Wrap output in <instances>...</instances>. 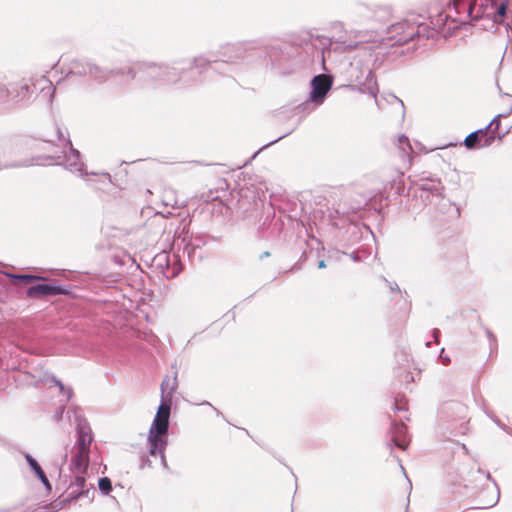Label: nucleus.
Instances as JSON below:
<instances>
[{"label": "nucleus", "instance_id": "f257e3e1", "mask_svg": "<svg viewBox=\"0 0 512 512\" xmlns=\"http://www.w3.org/2000/svg\"><path fill=\"white\" fill-rule=\"evenodd\" d=\"M314 36L307 33L295 36L291 41H280L258 46L257 57H265L271 70L279 76H287L306 69L316 62L324 63V51L312 43Z\"/></svg>", "mask_w": 512, "mask_h": 512}, {"label": "nucleus", "instance_id": "f03ea898", "mask_svg": "<svg viewBox=\"0 0 512 512\" xmlns=\"http://www.w3.org/2000/svg\"><path fill=\"white\" fill-rule=\"evenodd\" d=\"M419 17L407 18L387 27L388 38L394 41L392 45L401 46L421 39L447 38L459 29L456 19L444 10L436 9L435 14L430 12L429 23L419 21Z\"/></svg>", "mask_w": 512, "mask_h": 512}, {"label": "nucleus", "instance_id": "7ed1b4c3", "mask_svg": "<svg viewBox=\"0 0 512 512\" xmlns=\"http://www.w3.org/2000/svg\"><path fill=\"white\" fill-rule=\"evenodd\" d=\"M126 72L131 81H138L142 85L156 87L179 84L182 87L189 86L181 58L171 62H139L128 67Z\"/></svg>", "mask_w": 512, "mask_h": 512}, {"label": "nucleus", "instance_id": "20e7f679", "mask_svg": "<svg viewBox=\"0 0 512 512\" xmlns=\"http://www.w3.org/2000/svg\"><path fill=\"white\" fill-rule=\"evenodd\" d=\"M258 228V238L270 242L271 248L280 246L291 238L296 230L302 233L304 224L284 210L276 211L271 203L267 204L265 216Z\"/></svg>", "mask_w": 512, "mask_h": 512}, {"label": "nucleus", "instance_id": "39448f33", "mask_svg": "<svg viewBox=\"0 0 512 512\" xmlns=\"http://www.w3.org/2000/svg\"><path fill=\"white\" fill-rule=\"evenodd\" d=\"M333 83L334 82H333L332 76H330L328 74L320 73V74L314 75L310 79V83H309L310 91H309V95H308L307 99L305 101H303L302 103H299L298 105L294 106V108H293L294 114L297 115L299 113H302L303 115L300 116L295 121V125L292 129H290L289 131L280 135L276 139L270 141L269 143L263 145L258 151H256L253 154L252 159H254L262 150L266 149L267 147L277 143L281 139L290 135L300 125V123L302 122V119L306 115L310 114L317 107L321 106L325 102L330 90L332 89Z\"/></svg>", "mask_w": 512, "mask_h": 512}, {"label": "nucleus", "instance_id": "423d86ee", "mask_svg": "<svg viewBox=\"0 0 512 512\" xmlns=\"http://www.w3.org/2000/svg\"><path fill=\"white\" fill-rule=\"evenodd\" d=\"M258 46L254 42H238L220 46L214 52L220 75L232 73L239 63H250L257 57Z\"/></svg>", "mask_w": 512, "mask_h": 512}, {"label": "nucleus", "instance_id": "0eeeda50", "mask_svg": "<svg viewBox=\"0 0 512 512\" xmlns=\"http://www.w3.org/2000/svg\"><path fill=\"white\" fill-rule=\"evenodd\" d=\"M345 73L349 83L342 85V88L376 98L378 85L375 75L368 65L363 64L361 60H354L349 63Z\"/></svg>", "mask_w": 512, "mask_h": 512}, {"label": "nucleus", "instance_id": "6e6552de", "mask_svg": "<svg viewBox=\"0 0 512 512\" xmlns=\"http://www.w3.org/2000/svg\"><path fill=\"white\" fill-rule=\"evenodd\" d=\"M308 234L305 230V236L298 234L291 252L294 257L298 256L297 261L291 267V271H299L306 262L316 261L320 257V242L314 237L308 240Z\"/></svg>", "mask_w": 512, "mask_h": 512}, {"label": "nucleus", "instance_id": "1a4fd4ad", "mask_svg": "<svg viewBox=\"0 0 512 512\" xmlns=\"http://www.w3.org/2000/svg\"><path fill=\"white\" fill-rule=\"evenodd\" d=\"M18 142L11 139H0V171L4 169L29 167L31 165H39V160H53L51 155L32 157L22 161L12 160L11 156L16 154Z\"/></svg>", "mask_w": 512, "mask_h": 512}, {"label": "nucleus", "instance_id": "9d476101", "mask_svg": "<svg viewBox=\"0 0 512 512\" xmlns=\"http://www.w3.org/2000/svg\"><path fill=\"white\" fill-rule=\"evenodd\" d=\"M373 236L369 226L360 222H349L339 238L341 248L351 249L353 247L365 246L363 241Z\"/></svg>", "mask_w": 512, "mask_h": 512}, {"label": "nucleus", "instance_id": "9b49d317", "mask_svg": "<svg viewBox=\"0 0 512 512\" xmlns=\"http://www.w3.org/2000/svg\"><path fill=\"white\" fill-rule=\"evenodd\" d=\"M267 205L254 192H241L238 200V211L246 219L259 221L265 216Z\"/></svg>", "mask_w": 512, "mask_h": 512}, {"label": "nucleus", "instance_id": "f8f14e48", "mask_svg": "<svg viewBox=\"0 0 512 512\" xmlns=\"http://www.w3.org/2000/svg\"><path fill=\"white\" fill-rule=\"evenodd\" d=\"M214 55V52H210L205 55L196 56L192 59L181 58L187 80L189 82L191 81L192 78L189 76V74L192 73L193 69H197L199 75L202 73L220 74L216 57Z\"/></svg>", "mask_w": 512, "mask_h": 512}, {"label": "nucleus", "instance_id": "ddd939ff", "mask_svg": "<svg viewBox=\"0 0 512 512\" xmlns=\"http://www.w3.org/2000/svg\"><path fill=\"white\" fill-rule=\"evenodd\" d=\"M452 3L453 10L459 16H464L463 19L460 20L461 23L473 22L477 20H487L489 22L488 16H479L478 10L481 5L487 3L486 0H450ZM496 3H500L501 0H495Z\"/></svg>", "mask_w": 512, "mask_h": 512}, {"label": "nucleus", "instance_id": "4468645a", "mask_svg": "<svg viewBox=\"0 0 512 512\" xmlns=\"http://www.w3.org/2000/svg\"><path fill=\"white\" fill-rule=\"evenodd\" d=\"M7 87L12 108L14 106H27L31 102L36 89L33 82L25 79L9 83Z\"/></svg>", "mask_w": 512, "mask_h": 512}, {"label": "nucleus", "instance_id": "2eb2a0df", "mask_svg": "<svg viewBox=\"0 0 512 512\" xmlns=\"http://www.w3.org/2000/svg\"><path fill=\"white\" fill-rule=\"evenodd\" d=\"M422 183L414 188H409L407 195L419 197L423 204L426 205L430 201V196L441 197L444 189L441 180L438 177H428L421 179Z\"/></svg>", "mask_w": 512, "mask_h": 512}, {"label": "nucleus", "instance_id": "dca6fc26", "mask_svg": "<svg viewBox=\"0 0 512 512\" xmlns=\"http://www.w3.org/2000/svg\"><path fill=\"white\" fill-rule=\"evenodd\" d=\"M73 413L76 423V442L73 448L91 450V443L94 440L91 427L87 419L78 411V408L69 409L67 414Z\"/></svg>", "mask_w": 512, "mask_h": 512}, {"label": "nucleus", "instance_id": "f3484780", "mask_svg": "<svg viewBox=\"0 0 512 512\" xmlns=\"http://www.w3.org/2000/svg\"><path fill=\"white\" fill-rule=\"evenodd\" d=\"M168 430L169 427L152 424L150 425L147 435V445L149 455L158 456V453L165 451L168 446Z\"/></svg>", "mask_w": 512, "mask_h": 512}, {"label": "nucleus", "instance_id": "a211bd4d", "mask_svg": "<svg viewBox=\"0 0 512 512\" xmlns=\"http://www.w3.org/2000/svg\"><path fill=\"white\" fill-rule=\"evenodd\" d=\"M487 3L481 5L478 10L479 16H488L489 17V25L485 26L486 29L492 30L496 29V25L499 22H503V18L506 15V10H508V5L510 0H501L500 3H496L495 0H486Z\"/></svg>", "mask_w": 512, "mask_h": 512}, {"label": "nucleus", "instance_id": "6ab92c4d", "mask_svg": "<svg viewBox=\"0 0 512 512\" xmlns=\"http://www.w3.org/2000/svg\"><path fill=\"white\" fill-rule=\"evenodd\" d=\"M67 145L69 146V151L64 152L62 165L71 172H78L79 176H81L89 185H92V180L87 178L89 175L97 176L95 172H85L84 167L85 164L81 161V154L79 150L73 147L70 138L67 139Z\"/></svg>", "mask_w": 512, "mask_h": 512}, {"label": "nucleus", "instance_id": "aec40b11", "mask_svg": "<svg viewBox=\"0 0 512 512\" xmlns=\"http://www.w3.org/2000/svg\"><path fill=\"white\" fill-rule=\"evenodd\" d=\"M210 241H219V238L206 233L192 235L191 239L184 245L183 254L187 255L191 263L200 262L203 259L201 249Z\"/></svg>", "mask_w": 512, "mask_h": 512}, {"label": "nucleus", "instance_id": "412c9836", "mask_svg": "<svg viewBox=\"0 0 512 512\" xmlns=\"http://www.w3.org/2000/svg\"><path fill=\"white\" fill-rule=\"evenodd\" d=\"M389 439L387 440V447L393 450V447H398L402 450H406L409 445V437L407 426L396 420L391 422V426L388 430Z\"/></svg>", "mask_w": 512, "mask_h": 512}, {"label": "nucleus", "instance_id": "4be33fe9", "mask_svg": "<svg viewBox=\"0 0 512 512\" xmlns=\"http://www.w3.org/2000/svg\"><path fill=\"white\" fill-rule=\"evenodd\" d=\"M91 450L73 448L69 469L73 474H87Z\"/></svg>", "mask_w": 512, "mask_h": 512}, {"label": "nucleus", "instance_id": "5701e85b", "mask_svg": "<svg viewBox=\"0 0 512 512\" xmlns=\"http://www.w3.org/2000/svg\"><path fill=\"white\" fill-rule=\"evenodd\" d=\"M164 383L161 384L162 397L160 400V404L157 408L156 414L152 420V424L162 425L169 427L170 423V414H171V404H172V395L171 393L167 396H164Z\"/></svg>", "mask_w": 512, "mask_h": 512}, {"label": "nucleus", "instance_id": "b1692460", "mask_svg": "<svg viewBox=\"0 0 512 512\" xmlns=\"http://www.w3.org/2000/svg\"><path fill=\"white\" fill-rule=\"evenodd\" d=\"M127 68L128 67L109 70L90 62L89 76L98 82H104L110 76H127Z\"/></svg>", "mask_w": 512, "mask_h": 512}, {"label": "nucleus", "instance_id": "393cba45", "mask_svg": "<svg viewBox=\"0 0 512 512\" xmlns=\"http://www.w3.org/2000/svg\"><path fill=\"white\" fill-rule=\"evenodd\" d=\"M90 61L87 60H73L70 63V67L66 72L65 78L60 79L57 85H61L65 81H71L73 77H83L89 75Z\"/></svg>", "mask_w": 512, "mask_h": 512}, {"label": "nucleus", "instance_id": "a878e982", "mask_svg": "<svg viewBox=\"0 0 512 512\" xmlns=\"http://www.w3.org/2000/svg\"><path fill=\"white\" fill-rule=\"evenodd\" d=\"M40 381L49 382V386L51 387L52 384L57 386L59 388V392L62 395L66 396V400L69 401L73 397V389L70 386H65L63 382L58 379L54 374L46 373L44 378L38 379L34 383H31L34 387H38Z\"/></svg>", "mask_w": 512, "mask_h": 512}, {"label": "nucleus", "instance_id": "bb28decb", "mask_svg": "<svg viewBox=\"0 0 512 512\" xmlns=\"http://www.w3.org/2000/svg\"><path fill=\"white\" fill-rule=\"evenodd\" d=\"M153 265L156 266L157 268L161 269L163 274L167 278L176 277L179 274V272H180L179 269L173 268L172 271H171V274H168L169 270H170V255L167 252H164V251L159 253V254H157L154 257Z\"/></svg>", "mask_w": 512, "mask_h": 512}, {"label": "nucleus", "instance_id": "cd10ccee", "mask_svg": "<svg viewBox=\"0 0 512 512\" xmlns=\"http://www.w3.org/2000/svg\"><path fill=\"white\" fill-rule=\"evenodd\" d=\"M368 203V199L365 197H361L360 200L355 201L351 205H347L346 203H338L334 207V213L336 216H348L350 213H356L360 211L364 206Z\"/></svg>", "mask_w": 512, "mask_h": 512}, {"label": "nucleus", "instance_id": "c85d7f7f", "mask_svg": "<svg viewBox=\"0 0 512 512\" xmlns=\"http://www.w3.org/2000/svg\"><path fill=\"white\" fill-rule=\"evenodd\" d=\"M0 275L6 276L12 283L31 284L38 281L46 280V277L35 274H15L8 271L0 270Z\"/></svg>", "mask_w": 512, "mask_h": 512}, {"label": "nucleus", "instance_id": "c756f323", "mask_svg": "<svg viewBox=\"0 0 512 512\" xmlns=\"http://www.w3.org/2000/svg\"><path fill=\"white\" fill-rule=\"evenodd\" d=\"M483 130H475L469 133L465 139L460 143L464 145L468 150H477L484 147H489L490 145H484V138L481 136Z\"/></svg>", "mask_w": 512, "mask_h": 512}, {"label": "nucleus", "instance_id": "7c9ffc66", "mask_svg": "<svg viewBox=\"0 0 512 512\" xmlns=\"http://www.w3.org/2000/svg\"><path fill=\"white\" fill-rule=\"evenodd\" d=\"M476 485H472V480L464 479L463 482H453L451 492L460 497H468L476 492Z\"/></svg>", "mask_w": 512, "mask_h": 512}, {"label": "nucleus", "instance_id": "2f4dec72", "mask_svg": "<svg viewBox=\"0 0 512 512\" xmlns=\"http://www.w3.org/2000/svg\"><path fill=\"white\" fill-rule=\"evenodd\" d=\"M343 249L344 250L341 252L344 255L349 256L350 259L355 263L362 262L370 256V251L364 246L353 247L351 249Z\"/></svg>", "mask_w": 512, "mask_h": 512}, {"label": "nucleus", "instance_id": "473e14b6", "mask_svg": "<svg viewBox=\"0 0 512 512\" xmlns=\"http://www.w3.org/2000/svg\"><path fill=\"white\" fill-rule=\"evenodd\" d=\"M95 496V487L93 484H90L89 488H78L75 491H72L71 493L67 494L66 496V502H74L77 501L83 497L90 498V501L94 500Z\"/></svg>", "mask_w": 512, "mask_h": 512}, {"label": "nucleus", "instance_id": "72a5a7b5", "mask_svg": "<svg viewBox=\"0 0 512 512\" xmlns=\"http://www.w3.org/2000/svg\"><path fill=\"white\" fill-rule=\"evenodd\" d=\"M475 473L477 474H484L486 479L487 480H490L493 482V485H494V488H495V492L494 494L492 495V497L485 502V508H491V507H494L498 502H499V499H500V489H499V486L498 484L496 483V481L492 478L490 472L488 471H484L482 468H478Z\"/></svg>", "mask_w": 512, "mask_h": 512}, {"label": "nucleus", "instance_id": "f704fd0d", "mask_svg": "<svg viewBox=\"0 0 512 512\" xmlns=\"http://www.w3.org/2000/svg\"><path fill=\"white\" fill-rule=\"evenodd\" d=\"M12 110V104L9 97L8 87L0 84V114H7Z\"/></svg>", "mask_w": 512, "mask_h": 512}, {"label": "nucleus", "instance_id": "c9c22d12", "mask_svg": "<svg viewBox=\"0 0 512 512\" xmlns=\"http://www.w3.org/2000/svg\"><path fill=\"white\" fill-rule=\"evenodd\" d=\"M510 100V108L507 109V113H499L489 122L490 126L493 127L494 132H499L501 128V119L506 118L512 114V95L506 94Z\"/></svg>", "mask_w": 512, "mask_h": 512}, {"label": "nucleus", "instance_id": "e433bc0d", "mask_svg": "<svg viewBox=\"0 0 512 512\" xmlns=\"http://www.w3.org/2000/svg\"><path fill=\"white\" fill-rule=\"evenodd\" d=\"M98 489L103 496H110L112 491V481L109 477L103 476L98 479Z\"/></svg>", "mask_w": 512, "mask_h": 512}, {"label": "nucleus", "instance_id": "4c0bfd02", "mask_svg": "<svg viewBox=\"0 0 512 512\" xmlns=\"http://www.w3.org/2000/svg\"><path fill=\"white\" fill-rule=\"evenodd\" d=\"M26 296L29 298H41L45 296L43 281L28 287L26 290Z\"/></svg>", "mask_w": 512, "mask_h": 512}, {"label": "nucleus", "instance_id": "58836bf2", "mask_svg": "<svg viewBox=\"0 0 512 512\" xmlns=\"http://www.w3.org/2000/svg\"><path fill=\"white\" fill-rule=\"evenodd\" d=\"M479 130H483L481 136L484 138V145H492L496 140V132H494L493 127L488 123L485 127L480 128Z\"/></svg>", "mask_w": 512, "mask_h": 512}, {"label": "nucleus", "instance_id": "ea45409f", "mask_svg": "<svg viewBox=\"0 0 512 512\" xmlns=\"http://www.w3.org/2000/svg\"><path fill=\"white\" fill-rule=\"evenodd\" d=\"M62 496L63 494L48 505L44 506V508H51L52 510L50 512H57L58 510L64 508L66 505L70 504V502H66V497L63 498Z\"/></svg>", "mask_w": 512, "mask_h": 512}, {"label": "nucleus", "instance_id": "a19ab883", "mask_svg": "<svg viewBox=\"0 0 512 512\" xmlns=\"http://www.w3.org/2000/svg\"><path fill=\"white\" fill-rule=\"evenodd\" d=\"M464 408L463 406L460 404V403H457V402H449V403H446L442 410H441V418H444V419H447L448 420V412L449 411H462Z\"/></svg>", "mask_w": 512, "mask_h": 512}, {"label": "nucleus", "instance_id": "79ce46f5", "mask_svg": "<svg viewBox=\"0 0 512 512\" xmlns=\"http://www.w3.org/2000/svg\"><path fill=\"white\" fill-rule=\"evenodd\" d=\"M76 486L77 488H88L87 487V474H76L75 477L70 481L68 489Z\"/></svg>", "mask_w": 512, "mask_h": 512}, {"label": "nucleus", "instance_id": "37998d69", "mask_svg": "<svg viewBox=\"0 0 512 512\" xmlns=\"http://www.w3.org/2000/svg\"><path fill=\"white\" fill-rule=\"evenodd\" d=\"M23 455L30 470L34 473V475L38 473V471L42 470V467L39 464V462L30 453L24 452Z\"/></svg>", "mask_w": 512, "mask_h": 512}, {"label": "nucleus", "instance_id": "c03bdc74", "mask_svg": "<svg viewBox=\"0 0 512 512\" xmlns=\"http://www.w3.org/2000/svg\"><path fill=\"white\" fill-rule=\"evenodd\" d=\"M485 333H486V336L488 338V341H489V346H490V350L491 352H493V350L497 349V338L495 336V334L489 329V328H485Z\"/></svg>", "mask_w": 512, "mask_h": 512}, {"label": "nucleus", "instance_id": "a18cd8bd", "mask_svg": "<svg viewBox=\"0 0 512 512\" xmlns=\"http://www.w3.org/2000/svg\"><path fill=\"white\" fill-rule=\"evenodd\" d=\"M391 188L394 189V193L398 195H403L405 191L404 184L401 180H393L391 183Z\"/></svg>", "mask_w": 512, "mask_h": 512}, {"label": "nucleus", "instance_id": "49530a36", "mask_svg": "<svg viewBox=\"0 0 512 512\" xmlns=\"http://www.w3.org/2000/svg\"><path fill=\"white\" fill-rule=\"evenodd\" d=\"M27 145H29L30 148H39L41 144L53 146V142L51 140L41 139V140H35L32 139L31 143L27 142Z\"/></svg>", "mask_w": 512, "mask_h": 512}, {"label": "nucleus", "instance_id": "de8ad7c7", "mask_svg": "<svg viewBox=\"0 0 512 512\" xmlns=\"http://www.w3.org/2000/svg\"><path fill=\"white\" fill-rule=\"evenodd\" d=\"M44 285V295L45 296H54V282H49L46 280L43 281Z\"/></svg>", "mask_w": 512, "mask_h": 512}, {"label": "nucleus", "instance_id": "09e8293b", "mask_svg": "<svg viewBox=\"0 0 512 512\" xmlns=\"http://www.w3.org/2000/svg\"><path fill=\"white\" fill-rule=\"evenodd\" d=\"M398 140L399 146L403 151H405V147L411 149L409 138L405 134L400 135Z\"/></svg>", "mask_w": 512, "mask_h": 512}, {"label": "nucleus", "instance_id": "8fccbe9b", "mask_svg": "<svg viewBox=\"0 0 512 512\" xmlns=\"http://www.w3.org/2000/svg\"><path fill=\"white\" fill-rule=\"evenodd\" d=\"M391 14V11L388 7H383V8H379L376 12H375V17L377 19H381L382 17H388L390 16Z\"/></svg>", "mask_w": 512, "mask_h": 512}, {"label": "nucleus", "instance_id": "3c124183", "mask_svg": "<svg viewBox=\"0 0 512 512\" xmlns=\"http://www.w3.org/2000/svg\"><path fill=\"white\" fill-rule=\"evenodd\" d=\"M66 291V285L54 283V296L62 295Z\"/></svg>", "mask_w": 512, "mask_h": 512}, {"label": "nucleus", "instance_id": "603ef678", "mask_svg": "<svg viewBox=\"0 0 512 512\" xmlns=\"http://www.w3.org/2000/svg\"><path fill=\"white\" fill-rule=\"evenodd\" d=\"M62 295L66 296V297H68L70 299H75L77 297V294L73 290L71 285H66V291Z\"/></svg>", "mask_w": 512, "mask_h": 512}, {"label": "nucleus", "instance_id": "864d4df0", "mask_svg": "<svg viewBox=\"0 0 512 512\" xmlns=\"http://www.w3.org/2000/svg\"><path fill=\"white\" fill-rule=\"evenodd\" d=\"M439 359L442 362V364L445 365V366H447L451 362L450 357L448 355L444 354V348H442L441 351H440Z\"/></svg>", "mask_w": 512, "mask_h": 512}, {"label": "nucleus", "instance_id": "5fc2aeb1", "mask_svg": "<svg viewBox=\"0 0 512 512\" xmlns=\"http://www.w3.org/2000/svg\"><path fill=\"white\" fill-rule=\"evenodd\" d=\"M140 469L151 467V460L147 456H142L140 459Z\"/></svg>", "mask_w": 512, "mask_h": 512}, {"label": "nucleus", "instance_id": "6e6d98bb", "mask_svg": "<svg viewBox=\"0 0 512 512\" xmlns=\"http://www.w3.org/2000/svg\"><path fill=\"white\" fill-rule=\"evenodd\" d=\"M512 132V126L508 127L507 129H505V131H499L496 133V140H502L506 135H508L509 133Z\"/></svg>", "mask_w": 512, "mask_h": 512}, {"label": "nucleus", "instance_id": "4d7b16f0", "mask_svg": "<svg viewBox=\"0 0 512 512\" xmlns=\"http://www.w3.org/2000/svg\"><path fill=\"white\" fill-rule=\"evenodd\" d=\"M158 456L160 457L162 467L169 471L170 467L166 460L165 451H162V453H158Z\"/></svg>", "mask_w": 512, "mask_h": 512}, {"label": "nucleus", "instance_id": "13d9d810", "mask_svg": "<svg viewBox=\"0 0 512 512\" xmlns=\"http://www.w3.org/2000/svg\"><path fill=\"white\" fill-rule=\"evenodd\" d=\"M440 335H441V331L438 329V328H434L432 330V338H433V341L435 343H440Z\"/></svg>", "mask_w": 512, "mask_h": 512}, {"label": "nucleus", "instance_id": "bf43d9fd", "mask_svg": "<svg viewBox=\"0 0 512 512\" xmlns=\"http://www.w3.org/2000/svg\"><path fill=\"white\" fill-rule=\"evenodd\" d=\"M36 478L41 482H47L48 478L44 472V470L42 469L41 471H38V473L35 474Z\"/></svg>", "mask_w": 512, "mask_h": 512}, {"label": "nucleus", "instance_id": "052dcab7", "mask_svg": "<svg viewBox=\"0 0 512 512\" xmlns=\"http://www.w3.org/2000/svg\"><path fill=\"white\" fill-rule=\"evenodd\" d=\"M393 409L394 411H406L407 410V407L405 404H399L397 399H395L394 403H393Z\"/></svg>", "mask_w": 512, "mask_h": 512}, {"label": "nucleus", "instance_id": "680f3d73", "mask_svg": "<svg viewBox=\"0 0 512 512\" xmlns=\"http://www.w3.org/2000/svg\"><path fill=\"white\" fill-rule=\"evenodd\" d=\"M385 281L389 284V287H390V290L391 291H394V292H397V293H401V290L398 286V284L396 282H389L385 279Z\"/></svg>", "mask_w": 512, "mask_h": 512}, {"label": "nucleus", "instance_id": "e2e57ef3", "mask_svg": "<svg viewBox=\"0 0 512 512\" xmlns=\"http://www.w3.org/2000/svg\"><path fill=\"white\" fill-rule=\"evenodd\" d=\"M200 405H207V406L212 407V408L215 410V412H216V416H217V417H222V418H224L223 413H222V412H220L218 409H216V408H215V407H214L210 402H208V401H203Z\"/></svg>", "mask_w": 512, "mask_h": 512}, {"label": "nucleus", "instance_id": "0e129e2a", "mask_svg": "<svg viewBox=\"0 0 512 512\" xmlns=\"http://www.w3.org/2000/svg\"><path fill=\"white\" fill-rule=\"evenodd\" d=\"M56 131H57L58 140H60V141L63 140L67 143V139L69 138V136L66 138L60 127H57Z\"/></svg>", "mask_w": 512, "mask_h": 512}, {"label": "nucleus", "instance_id": "69168bd1", "mask_svg": "<svg viewBox=\"0 0 512 512\" xmlns=\"http://www.w3.org/2000/svg\"><path fill=\"white\" fill-rule=\"evenodd\" d=\"M271 256V252L269 250H266L264 252H262L259 256H258V259L260 261H263L265 258H268Z\"/></svg>", "mask_w": 512, "mask_h": 512}, {"label": "nucleus", "instance_id": "338daca9", "mask_svg": "<svg viewBox=\"0 0 512 512\" xmlns=\"http://www.w3.org/2000/svg\"><path fill=\"white\" fill-rule=\"evenodd\" d=\"M100 176L104 178V182L112 183L111 175L109 173L104 172V173H101Z\"/></svg>", "mask_w": 512, "mask_h": 512}, {"label": "nucleus", "instance_id": "774afa93", "mask_svg": "<svg viewBox=\"0 0 512 512\" xmlns=\"http://www.w3.org/2000/svg\"><path fill=\"white\" fill-rule=\"evenodd\" d=\"M316 260H317V267H318L319 269H324V268H326V266H327V265H326V262H325V260H324V259H320V257H319V258H318V259H316Z\"/></svg>", "mask_w": 512, "mask_h": 512}]
</instances>
